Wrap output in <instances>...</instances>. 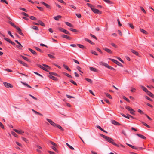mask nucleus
Here are the masks:
<instances>
[{
    "mask_svg": "<svg viewBox=\"0 0 154 154\" xmlns=\"http://www.w3.org/2000/svg\"><path fill=\"white\" fill-rule=\"evenodd\" d=\"M103 1L105 2H106L109 4H113V2L110 1L109 0H103Z\"/></svg>",
    "mask_w": 154,
    "mask_h": 154,
    "instance_id": "obj_32",
    "label": "nucleus"
},
{
    "mask_svg": "<svg viewBox=\"0 0 154 154\" xmlns=\"http://www.w3.org/2000/svg\"><path fill=\"white\" fill-rule=\"evenodd\" d=\"M37 8L38 9L41 11H44V9L42 7L37 6Z\"/></svg>",
    "mask_w": 154,
    "mask_h": 154,
    "instance_id": "obj_61",
    "label": "nucleus"
},
{
    "mask_svg": "<svg viewBox=\"0 0 154 154\" xmlns=\"http://www.w3.org/2000/svg\"><path fill=\"white\" fill-rule=\"evenodd\" d=\"M111 45H112V46H113V47L115 48H117V46L115 44L113 43H111Z\"/></svg>",
    "mask_w": 154,
    "mask_h": 154,
    "instance_id": "obj_64",
    "label": "nucleus"
},
{
    "mask_svg": "<svg viewBox=\"0 0 154 154\" xmlns=\"http://www.w3.org/2000/svg\"><path fill=\"white\" fill-rule=\"evenodd\" d=\"M77 45L80 48H81L82 49H86V48L84 46L80 44H77Z\"/></svg>",
    "mask_w": 154,
    "mask_h": 154,
    "instance_id": "obj_23",
    "label": "nucleus"
},
{
    "mask_svg": "<svg viewBox=\"0 0 154 154\" xmlns=\"http://www.w3.org/2000/svg\"><path fill=\"white\" fill-rule=\"evenodd\" d=\"M35 48L36 50H37L38 51L40 52H41V53L43 52V51H42V50H41V49H40L39 48H38L36 47H35Z\"/></svg>",
    "mask_w": 154,
    "mask_h": 154,
    "instance_id": "obj_46",
    "label": "nucleus"
},
{
    "mask_svg": "<svg viewBox=\"0 0 154 154\" xmlns=\"http://www.w3.org/2000/svg\"><path fill=\"white\" fill-rule=\"evenodd\" d=\"M37 66L38 67L45 70V71H47V72H49V71L46 69L45 68L43 67L41 65L39 64H37Z\"/></svg>",
    "mask_w": 154,
    "mask_h": 154,
    "instance_id": "obj_15",
    "label": "nucleus"
},
{
    "mask_svg": "<svg viewBox=\"0 0 154 154\" xmlns=\"http://www.w3.org/2000/svg\"><path fill=\"white\" fill-rule=\"evenodd\" d=\"M90 36H91V37H92V38H93L94 39H96V40H97V37L93 35V34H90Z\"/></svg>",
    "mask_w": 154,
    "mask_h": 154,
    "instance_id": "obj_51",
    "label": "nucleus"
},
{
    "mask_svg": "<svg viewBox=\"0 0 154 154\" xmlns=\"http://www.w3.org/2000/svg\"><path fill=\"white\" fill-rule=\"evenodd\" d=\"M116 64L120 66L123 67V66L122 64L119 62H118V61H117Z\"/></svg>",
    "mask_w": 154,
    "mask_h": 154,
    "instance_id": "obj_59",
    "label": "nucleus"
},
{
    "mask_svg": "<svg viewBox=\"0 0 154 154\" xmlns=\"http://www.w3.org/2000/svg\"><path fill=\"white\" fill-rule=\"evenodd\" d=\"M48 76L49 77L50 79L54 80V81H57V78L56 77H55L52 75H48Z\"/></svg>",
    "mask_w": 154,
    "mask_h": 154,
    "instance_id": "obj_11",
    "label": "nucleus"
},
{
    "mask_svg": "<svg viewBox=\"0 0 154 154\" xmlns=\"http://www.w3.org/2000/svg\"><path fill=\"white\" fill-rule=\"evenodd\" d=\"M42 65L44 66L45 68H47V69H50V67L48 65L45 64H43Z\"/></svg>",
    "mask_w": 154,
    "mask_h": 154,
    "instance_id": "obj_54",
    "label": "nucleus"
},
{
    "mask_svg": "<svg viewBox=\"0 0 154 154\" xmlns=\"http://www.w3.org/2000/svg\"><path fill=\"white\" fill-rule=\"evenodd\" d=\"M8 23L15 28H16L17 27V26H16L14 23H13L11 21H9Z\"/></svg>",
    "mask_w": 154,
    "mask_h": 154,
    "instance_id": "obj_36",
    "label": "nucleus"
},
{
    "mask_svg": "<svg viewBox=\"0 0 154 154\" xmlns=\"http://www.w3.org/2000/svg\"><path fill=\"white\" fill-rule=\"evenodd\" d=\"M102 64L103 65H104V66H105L106 67L108 68H109V65H108L106 63H105L103 62H101L100 63V64Z\"/></svg>",
    "mask_w": 154,
    "mask_h": 154,
    "instance_id": "obj_28",
    "label": "nucleus"
},
{
    "mask_svg": "<svg viewBox=\"0 0 154 154\" xmlns=\"http://www.w3.org/2000/svg\"><path fill=\"white\" fill-rule=\"evenodd\" d=\"M62 16L60 15H58L57 16L54 17V18L56 20L58 21L59 20V19L61 18Z\"/></svg>",
    "mask_w": 154,
    "mask_h": 154,
    "instance_id": "obj_21",
    "label": "nucleus"
},
{
    "mask_svg": "<svg viewBox=\"0 0 154 154\" xmlns=\"http://www.w3.org/2000/svg\"><path fill=\"white\" fill-rule=\"evenodd\" d=\"M21 138L22 139L24 140V141H25L26 143H28V140L26 139V138H24L23 137H22Z\"/></svg>",
    "mask_w": 154,
    "mask_h": 154,
    "instance_id": "obj_48",
    "label": "nucleus"
},
{
    "mask_svg": "<svg viewBox=\"0 0 154 154\" xmlns=\"http://www.w3.org/2000/svg\"><path fill=\"white\" fill-rule=\"evenodd\" d=\"M86 5L91 8L92 11L94 13L99 14H102V12L101 11L97 9L94 8H93L94 6L92 5L89 3H87Z\"/></svg>",
    "mask_w": 154,
    "mask_h": 154,
    "instance_id": "obj_1",
    "label": "nucleus"
},
{
    "mask_svg": "<svg viewBox=\"0 0 154 154\" xmlns=\"http://www.w3.org/2000/svg\"><path fill=\"white\" fill-rule=\"evenodd\" d=\"M127 145H128L129 147L131 148H132L133 149H138V148H137L136 147H135L134 146L131 145V144H128V143H126V144Z\"/></svg>",
    "mask_w": 154,
    "mask_h": 154,
    "instance_id": "obj_20",
    "label": "nucleus"
},
{
    "mask_svg": "<svg viewBox=\"0 0 154 154\" xmlns=\"http://www.w3.org/2000/svg\"><path fill=\"white\" fill-rule=\"evenodd\" d=\"M91 53H92L93 54L97 56L98 55V54L96 52L92 50L91 52Z\"/></svg>",
    "mask_w": 154,
    "mask_h": 154,
    "instance_id": "obj_52",
    "label": "nucleus"
},
{
    "mask_svg": "<svg viewBox=\"0 0 154 154\" xmlns=\"http://www.w3.org/2000/svg\"><path fill=\"white\" fill-rule=\"evenodd\" d=\"M30 18L32 20H36V17L33 16H31L30 17Z\"/></svg>",
    "mask_w": 154,
    "mask_h": 154,
    "instance_id": "obj_47",
    "label": "nucleus"
},
{
    "mask_svg": "<svg viewBox=\"0 0 154 154\" xmlns=\"http://www.w3.org/2000/svg\"><path fill=\"white\" fill-rule=\"evenodd\" d=\"M136 135L143 139H146V137L143 135L139 134H136Z\"/></svg>",
    "mask_w": 154,
    "mask_h": 154,
    "instance_id": "obj_26",
    "label": "nucleus"
},
{
    "mask_svg": "<svg viewBox=\"0 0 154 154\" xmlns=\"http://www.w3.org/2000/svg\"><path fill=\"white\" fill-rule=\"evenodd\" d=\"M17 60L19 63L23 65V66L26 67H28V65L26 63H24L23 61H22L21 60H20L18 59Z\"/></svg>",
    "mask_w": 154,
    "mask_h": 154,
    "instance_id": "obj_8",
    "label": "nucleus"
},
{
    "mask_svg": "<svg viewBox=\"0 0 154 154\" xmlns=\"http://www.w3.org/2000/svg\"><path fill=\"white\" fill-rule=\"evenodd\" d=\"M63 32L66 34H68V35H70V33H69V32L68 31H67V30H66L65 29L64 30Z\"/></svg>",
    "mask_w": 154,
    "mask_h": 154,
    "instance_id": "obj_57",
    "label": "nucleus"
},
{
    "mask_svg": "<svg viewBox=\"0 0 154 154\" xmlns=\"http://www.w3.org/2000/svg\"><path fill=\"white\" fill-rule=\"evenodd\" d=\"M70 82H71V83H72L74 85H75L76 86L77 85V84L75 81H74L73 80H70Z\"/></svg>",
    "mask_w": 154,
    "mask_h": 154,
    "instance_id": "obj_50",
    "label": "nucleus"
},
{
    "mask_svg": "<svg viewBox=\"0 0 154 154\" xmlns=\"http://www.w3.org/2000/svg\"><path fill=\"white\" fill-rule=\"evenodd\" d=\"M20 57L26 61L29 62H30V60L27 57L22 55H20Z\"/></svg>",
    "mask_w": 154,
    "mask_h": 154,
    "instance_id": "obj_30",
    "label": "nucleus"
},
{
    "mask_svg": "<svg viewBox=\"0 0 154 154\" xmlns=\"http://www.w3.org/2000/svg\"><path fill=\"white\" fill-rule=\"evenodd\" d=\"M125 108L129 111H134V109L128 106H125Z\"/></svg>",
    "mask_w": 154,
    "mask_h": 154,
    "instance_id": "obj_22",
    "label": "nucleus"
},
{
    "mask_svg": "<svg viewBox=\"0 0 154 154\" xmlns=\"http://www.w3.org/2000/svg\"><path fill=\"white\" fill-rule=\"evenodd\" d=\"M32 28L35 30L38 31L39 29L38 27L35 26H32Z\"/></svg>",
    "mask_w": 154,
    "mask_h": 154,
    "instance_id": "obj_40",
    "label": "nucleus"
},
{
    "mask_svg": "<svg viewBox=\"0 0 154 154\" xmlns=\"http://www.w3.org/2000/svg\"><path fill=\"white\" fill-rule=\"evenodd\" d=\"M131 51L132 53H133L134 54L136 55L137 56H138V53L135 50L131 49Z\"/></svg>",
    "mask_w": 154,
    "mask_h": 154,
    "instance_id": "obj_17",
    "label": "nucleus"
},
{
    "mask_svg": "<svg viewBox=\"0 0 154 154\" xmlns=\"http://www.w3.org/2000/svg\"><path fill=\"white\" fill-rule=\"evenodd\" d=\"M141 87L142 89L146 93H147L149 91L145 87L143 86H141Z\"/></svg>",
    "mask_w": 154,
    "mask_h": 154,
    "instance_id": "obj_27",
    "label": "nucleus"
},
{
    "mask_svg": "<svg viewBox=\"0 0 154 154\" xmlns=\"http://www.w3.org/2000/svg\"><path fill=\"white\" fill-rule=\"evenodd\" d=\"M61 37L62 38H65L66 39H68V40H71L72 39L71 38V37H70V36H69L68 35H64V34L62 35L61 36Z\"/></svg>",
    "mask_w": 154,
    "mask_h": 154,
    "instance_id": "obj_12",
    "label": "nucleus"
},
{
    "mask_svg": "<svg viewBox=\"0 0 154 154\" xmlns=\"http://www.w3.org/2000/svg\"><path fill=\"white\" fill-rule=\"evenodd\" d=\"M63 74L65 75L66 76H67L69 78H72V77L71 75L66 73L65 72H63Z\"/></svg>",
    "mask_w": 154,
    "mask_h": 154,
    "instance_id": "obj_43",
    "label": "nucleus"
},
{
    "mask_svg": "<svg viewBox=\"0 0 154 154\" xmlns=\"http://www.w3.org/2000/svg\"><path fill=\"white\" fill-rule=\"evenodd\" d=\"M3 84L4 85L6 88H12L13 86L11 84L7 83L6 82H4Z\"/></svg>",
    "mask_w": 154,
    "mask_h": 154,
    "instance_id": "obj_4",
    "label": "nucleus"
},
{
    "mask_svg": "<svg viewBox=\"0 0 154 154\" xmlns=\"http://www.w3.org/2000/svg\"><path fill=\"white\" fill-rule=\"evenodd\" d=\"M4 39L5 40V41H7L8 42L10 43L11 44L13 45H15V44L14 42H13L12 41H11L8 38H4Z\"/></svg>",
    "mask_w": 154,
    "mask_h": 154,
    "instance_id": "obj_6",
    "label": "nucleus"
},
{
    "mask_svg": "<svg viewBox=\"0 0 154 154\" xmlns=\"http://www.w3.org/2000/svg\"><path fill=\"white\" fill-rule=\"evenodd\" d=\"M112 124L116 125L119 126L121 125L119 123V122L115 120H112Z\"/></svg>",
    "mask_w": 154,
    "mask_h": 154,
    "instance_id": "obj_14",
    "label": "nucleus"
},
{
    "mask_svg": "<svg viewBox=\"0 0 154 154\" xmlns=\"http://www.w3.org/2000/svg\"><path fill=\"white\" fill-rule=\"evenodd\" d=\"M138 112L141 114H144V113L143 112L142 110L140 109H138Z\"/></svg>",
    "mask_w": 154,
    "mask_h": 154,
    "instance_id": "obj_60",
    "label": "nucleus"
},
{
    "mask_svg": "<svg viewBox=\"0 0 154 154\" xmlns=\"http://www.w3.org/2000/svg\"><path fill=\"white\" fill-rule=\"evenodd\" d=\"M11 134H12V135H13L15 137H17V136H18L14 132L12 131L11 132Z\"/></svg>",
    "mask_w": 154,
    "mask_h": 154,
    "instance_id": "obj_56",
    "label": "nucleus"
},
{
    "mask_svg": "<svg viewBox=\"0 0 154 154\" xmlns=\"http://www.w3.org/2000/svg\"><path fill=\"white\" fill-rule=\"evenodd\" d=\"M48 142H49L52 145L54 146H55V147H57V144H56L54 142L51 140H49Z\"/></svg>",
    "mask_w": 154,
    "mask_h": 154,
    "instance_id": "obj_35",
    "label": "nucleus"
},
{
    "mask_svg": "<svg viewBox=\"0 0 154 154\" xmlns=\"http://www.w3.org/2000/svg\"><path fill=\"white\" fill-rule=\"evenodd\" d=\"M141 123L144 126L147 127V128H150V127L149 125L148 124H147L146 123H145V122H141Z\"/></svg>",
    "mask_w": 154,
    "mask_h": 154,
    "instance_id": "obj_37",
    "label": "nucleus"
},
{
    "mask_svg": "<svg viewBox=\"0 0 154 154\" xmlns=\"http://www.w3.org/2000/svg\"><path fill=\"white\" fill-rule=\"evenodd\" d=\"M56 127L58 128L60 130H61L62 131H63L64 130L63 128L58 124L57 125Z\"/></svg>",
    "mask_w": 154,
    "mask_h": 154,
    "instance_id": "obj_33",
    "label": "nucleus"
},
{
    "mask_svg": "<svg viewBox=\"0 0 154 154\" xmlns=\"http://www.w3.org/2000/svg\"><path fill=\"white\" fill-rule=\"evenodd\" d=\"M21 14H22L26 17H29L28 15L27 14H26L25 12H22V13Z\"/></svg>",
    "mask_w": 154,
    "mask_h": 154,
    "instance_id": "obj_62",
    "label": "nucleus"
},
{
    "mask_svg": "<svg viewBox=\"0 0 154 154\" xmlns=\"http://www.w3.org/2000/svg\"><path fill=\"white\" fill-rule=\"evenodd\" d=\"M100 135L101 137L105 139L107 142L112 144H113V143H114V140L112 138L107 136H105L103 134H100Z\"/></svg>",
    "mask_w": 154,
    "mask_h": 154,
    "instance_id": "obj_2",
    "label": "nucleus"
},
{
    "mask_svg": "<svg viewBox=\"0 0 154 154\" xmlns=\"http://www.w3.org/2000/svg\"><path fill=\"white\" fill-rule=\"evenodd\" d=\"M85 79L88 82H89L91 84L92 83V81L89 78H85Z\"/></svg>",
    "mask_w": 154,
    "mask_h": 154,
    "instance_id": "obj_39",
    "label": "nucleus"
},
{
    "mask_svg": "<svg viewBox=\"0 0 154 154\" xmlns=\"http://www.w3.org/2000/svg\"><path fill=\"white\" fill-rule=\"evenodd\" d=\"M58 29L59 31H60L62 32H63L64 30L65 29H63L62 28H61V27H59Z\"/></svg>",
    "mask_w": 154,
    "mask_h": 154,
    "instance_id": "obj_58",
    "label": "nucleus"
},
{
    "mask_svg": "<svg viewBox=\"0 0 154 154\" xmlns=\"http://www.w3.org/2000/svg\"><path fill=\"white\" fill-rule=\"evenodd\" d=\"M21 82L24 85L28 87L29 88H32V87L31 86H30V85H29L28 84H27L26 83L23 82Z\"/></svg>",
    "mask_w": 154,
    "mask_h": 154,
    "instance_id": "obj_42",
    "label": "nucleus"
},
{
    "mask_svg": "<svg viewBox=\"0 0 154 154\" xmlns=\"http://www.w3.org/2000/svg\"><path fill=\"white\" fill-rule=\"evenodd\" d=\"M28 49L34 55L36 56L37 55V53L33 50L30 48H29Z\"/></svg>",
    "mask_w": 154,
    "mask_h": 154,
    "instance_id": "obj_16",
    "label": "nucleus"
},
{
    "mask_svg": "<svg viewBox=\"0 0 154 154\" xmlns=\"http://www.w3.org/2000/svg\"><path fill=\"white\" fill-rule=\"evenodd\" d=\"M40 3L41 4H42L43 5L45 6L47 8L49 9H51V6L49 5L48 4H46L42 1Z\"/></svg>",
    "mask_w": 154,
    "mask_h": 154,
    "instance_id": "obj_9",
    "label": "nucleus"
},
{
    "mask_svg": "<svg viewBox=\"0 0 154 154\" xmlns=\"http://www.w3.org/2000/svg\"><path fill=\"white\" fill-rule=\"evenodd\" d=\"M108 68L109 69H110L112 70H113V71H116V69H114L113 67L111 66H109Z\"/></svg>",
    "mask_w": 154,
    "mask_h": 154,
    "instance_id": "obj_63",
    "label": "nucleus"
},
{
    "mask_svg": "<svg viewBox=\"0 0 154 154\" xmlns=\"http://www.w3.org/2000/svg\"><path fill=\"white\" fill-rule=\"evenodd\" d=\"M89 69L91 71L93 72H97L98 71V70L96 68L94 67H89Z\"/></svg>",
    "mask_w": 154,
    "mask_h": 154,
    "instance_id": "obj_19",
    "label": "nucleus"
},
{
    "mask_svg": "<svg viewBox=\"0 0 154 154\" xmlns=\"http://www.w3.org/2000/svg\"><path fill=\"white\" fill-rule=\"evenodd\" d=\"M147 94L152 98H154V95L149 91L147 93Z\"/></svg>",
    "mask_w": 154,
    "mask_h": 154,
    "instance_id": "obj_29",
    "label": "nucleus"
},
{
    "mask_svg": "<svg viewBox=\"0 0 154 154\" xmlns=\"http://www.w3.org/2000/svg\"><path fill=\"white\" fill-rule=\"evenodd\" d=\"M66 144L71 149H72V150L74 149V148L73 147L71 146L70 145H69L68 143H66Z\"/></svg>",
    "mask_w": 154,
    "mask_h": 154,
    "instance_id": "obj_55",
    "label": "nucleus"
},
{
    "mask_svg": "<svg viewBox=\"0 0 154 154\" xmlns=\"http://www.w3.org/2000/svg\"><path fill=\"white\" fill-rule=\"evenodd\" d=\"M103 49L106 51V52L109 53V54H112V51L110 49L106 48H103Z\"/></svg>",
    "mask_w": 154,
    "mask_h": 154,
    "instance_id": "obj_10",
    "label": "nucleus"
},
{
    "mask_svg": "<svg viewBox=\"0 0 154 154\" xmlns=\"http://www.w3.org/2000/svg\"><path fill=\"white\" fill-rule=\"evenodd\" d=\"M109 59L111 61L113 62L114 63H115L116 64V63L117 62V60H115L114 59L109 58Z\"/></svg>",
    "mask_w": 154,
    "mask_h": 154,
    "instance_id": "obj_53",
    "label": "nucleus"
},
{
    "mask_svg": "<svg viewBox=\"0 0 154 154\" xmlns=\"http://www.w3.org/2000/svg\"><path fill=\"white\" fill-rule=\"evenodd\" d=\"M13 130L16 133L22 135H23L24 133V131L21 130H18L15 129H14Z\"/></svg>",
    "mask_w": 154,
    "mask_h": 154,
    "instance_id": "obj_5",
    "label": "nucleus"
},
{
    "mask_svg": "<svg viewBox=\"0 0 154 154\" xmlns=\"http://www.w3.org/2000/svg\"><path fill=\"white\" fill-rule=\"evenodd\" d=\"M63 66L64 67V68L66 69V70H68L69 71H71V70L69 68H68V66L66 65L63 64Z\"/></svg>",
    "mask_w": 154,
    "mask_h": 154,
    "instance_id": "obj_34",
    "label": "nucleus"
},
{
    "mask_svg": "<svg viewBox=\"0 0 154 154\" xmlns=\"http://www.w3.org/2000/svg\"><path fill=\"white\" fill-rule=\"evenodd\" d=\"M69 30H70V31H71L73 32H78V31H77V30L76 29H73V28H70L69 29Z\"/></svg>",
    "mask_w": 154,
    "mask_h": 154,
    "instance_id": "obj_45",
    "label": "nucleus"
},
{
    "mask_svg": "<svg viewBox=\"0 0 154 154\" xmlns=\"http://www.w3.org/2000/svg\"><path fill=\"white\" fill-rule=\"evenodd\" d=\"M46 119L47 121L51 125H52L54 127H56V126L57 124L55 123L52 120L48 118H47Z\"/></svg>",
    "mask_w": 154,
    "mask_h": 154,
    "instance_id": "obj_3",
    "label": "nucleus"
},
{
    "mask_svg": "<svg viewBox=\"0 0 154 154\" xmlns=\"http://www.w3.org/2000/svg\"><path fill=\"white\" fill-rule=\"evenodd\" d=\"M16 29L17 30L18 32L22 36H24V35L23 33H22V30L20 28L17 26Z\"/></svg>",
    "mask_w": 154,
    "mask_h": 154,
    "instance_id": "obj_7",
    "label": "nucleus"
},
{
    "mask_svg": "<svg viewBox=\"0 0 154 154\" xmlns=\"http://www.w3.org/2000/svg\"><path fill=\"white\" fill-rule=\"evenodd\" d=\"M140 30L141 32L144 34L147 35L148 34V32L140 28Z\"/></svg>",
    "mask_w": 154,
    "mask_h": 154,
    "instance_id": "obj_25",
    "label": "nucleus"
},
{
    "mask_svg": "<svg viewBox=\"0 0 154 154\" xmlns=\"http://www.w3.org/2000/svg\"><path fill=\"white\" fill-rule=\"evenodd\" d=\"M8 34L12 38H14V36L11 34V32L10 31H8Z\"/></svg>",
    "mask_w": 154,
    "mask_h": 154,
    "instance_id": "obj_49",
    "label": "nucleus"
},
{
    "mask_svg": "<svg viewBox=\"0 0 154 154\" xmlns=\"http://www.w3.org/2000/svg\"><path fill=\"white\" fill-rule=\"evenodd\" d=\"M104 94L106 95V97H108L109 98H110V99H112V97L109 94L107 93H104Z\"/></svg>",
    "mask_w": 154,
    "mask_h": 154,
    "instance_id": "obj_38",
    "label": "nucleus"
},
{
    "mask_svg": "<svg viewBox=\"0 0 154 154\" xmlns=\"http://www.w3.org/2000/svg\"><path fill=\"white\" fill-rule=\"evenodd\" d=\"M85 41L88 42L90 44H91L93 45H94L95 44L93 42H92V41H91L88 38H85Z\"/></svg>",
    "mask_w": 154,
    "mask_h": 154,
    "instance_id": "obj_18",
    "label": "nucleus"
},
{
    "mask_svg": "<svg viewBox=\"0 0 154 154\" xmlns=\"http://www.w3.org/2000/svg\"><path fill=\"white\" fill-rule=\"evenodd\" d=\"M47 55L51 59H54L55 58V57L50 54H48Z\"/></svg>",
    "mask_w": 154,
    "mask_h": 154,
    "instance_id": "obj_44",
    "label": "nucleus"
},
{
    "mask_svg": "<svg viewBox=\"0 0 154 154\" xmlns=\"http://www.w3.org/2000/svg\"><path fill=\"white\" fill-rule=\"evenodd\" d=\"M56 147L54 146H51V147L57 153H58L59 152V151L56 148Z\"/></svg>",
    "mask_w": 154,
    "mask_h": 154,
    "instance_id": "obj_41",
    "label": "nucleus"
},
{
    "mask_svg": "<svg viewBox=\"0 0 154 154\" xmlns=\"http://www.w3.org/2000/svg\"><path fill=\"white\" fill-rule=\"evenodd\" d=\"M49 73L50 75H52L54 76H58V77H60V75H59L57 74L55 72H49Z\"/></svg>",
    "mask_w": 154,
    "mask_h": 154,
    "instance_id": "obj_24",
    "label": "nucleus"
},
{
    "mask_svg": "<svg viewBox=\"0 0 154 154\" xmlns=\"http://www.w3.org/2000/svg\"><path fill=\"white\" fill-rule=\"evenodd\" d=\"M18 45H16V47L20 50H22L23 49V45L20 43Z\"/></svg>",
    "mask_w": 154,
    "mask_h": 154,
    "instance_id": "obj_13",
    "label": "nucleus"
},
{
    "mask_svg": "<svg viewBox=\"0 0 154 154\" xmlns=\"http://www.w3.org/2000/svg\"><path fill=\"white\" fill-rule=\"evenodd\" d=\"M65 23L68 26H69L70 27H73V25L71 23H69V22H65Z\"/></svg>",
    "mask_w": 154,
    "mask_h": 154,
    "instance_id": "obj_31",
    "label": "nucleus"
}]
</instances>
